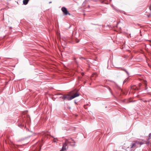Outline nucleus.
Masks as SVG:
<instances>
[{
  "mask_svg": "<svg viewBox=\"0 0 151 151\" xmlns=\"http://www.w3.org/2000/svg\"><path fill=\"white\" fill-rule=\"evenodd\" d=\"M76 91V93L74 95L70 96L69 95H64L63 97H60V98H62L64 100H65L66 99H67L68 100L70 101L75 98L79 96L80 95L79 93H78V91H76V89H75Z\"/></svg>",
  "mask_w": 151,
  "mask_h": 151,
  "instance_id": "obj_1",
  "label": "nucleus"
},
{
  "mask_svg": "<svg viewBox=\"0 0 151 151\" xmlns=\"http://www.w3.org/2000/svg\"><path fill=\"white\" fill-rule=\"evenodd\" d=\"M18 126L19 127H24V125L22 124H20L18 125Z\"/></svg>",
  "mask_w": 151,
  "mask_h": 151,
  "instance_id": "obj_10",
  "label": "nucleus"
},
{
  "mask_svg": "<svg viewBox=\"0 0 151 151\" xmlns=\"http://www.w3.org/2000/svg\"><path fill=\"white\" fill-rule=\"evenodd\" d=\"M144 84L145 85H147V83H146L147 81H144Z\"/></svg>",
  "mask_w": 151,
  "mask_h": 151,
  "instance_id": "obj_13",
  "label": "nucleus"
},
{
  "mask_svg": "<svg viewBox=\"0 0 151 151\" xmlns=\"http://www.w3.org/2000/svg\"><path fill=\"white\" fill-rule=\"evenodd\" d=\"M54 142H56V141H54Z\"/></svg>",
  "mask_w": 151,
  "mask_h": 151,
  "instance_id": "obj_22",
  "label": "nucleus"
},
{
  "mask_svg": "<svg viewBox=\"0 0 151 151\" xmlns=\"http://www.w3.org/2000/svg\"><path fill=\"white\" fill-rule=\"evenodd\" d=\"M29 0H23V3L24 5H26L27 4Z\"/></svg>",
  "mask_w": 151,
  "mask_h": 151,
  "instance_id": "obj_9",
  "label": "nucleus"
},
{
  "mask_svg": "<svg viewBox=\"0 0 151 151\" xmlns=\"http://www.w3.org/2000/svg\"><path fill=\"white\" fill-rule=\"evenodd\" d=\"M18 86H19V89L22 86H21V85Z\"/></svg>",
  "mask_w": 151,
  "mask_h": 151,
  "instance_id": "obj_18",
  "label": "nucleus"
},
{
  "mask_svg": "<svg viewBox=\"0 0 151 151\" xmlns=\"http://www.w3.org/2000/svg\"><path fill=\"white\" fill-rule=\"evenodd\" d=\"M71 139L73 141L72 143L70 144V145L72 147H74L75 146V141L72 138H71Z\"/></svg>",
  "mask_w": 151,
  "mask_h": 151,
  "instance_id": "obj_8",
  "label": "nucleus"
},
{
  "mask_svg": "<svg viewBox=\"0 0 151 151\" xmlns=\"http://www.w3.org/2000/svg\"><path fill=\"white\" fill-rule=\"evenodd\" d=\"M73 91H73H73H72L71 92V94H73V93H73Z\"/></svg>",
  "mask_w": 151,
  "mask_h": 151,
  "instance_id": "obj_16",
  "label": "nucleus"
},
{
  "mask_svg": "<svg viewBox=\"0 0 151 151\" xmlns=\"http://www.w3.org/2000/svg\"><path fill=\"white\" fill-rule=\"evenodd\" d=\"M42 134L43 135H44L45 136H46V135H47V134L46 133H45V132L43 133Z\"/></svg>",
  "mask_w": 151,
  "mask_h": 151,
  "instance_id": "obj_14",
  "label": "nucleus"
},
{
  "mask_svg": "<svg viewBox=\"0 0 151 151\" xmlns=\"http://www.w3.org/2000/svg\"><path fill=\"white\" fill-rule=\"evenodd\" d=\"M98 76V74L96 73H93L90 79L91 81H92L93 79L95 80L96 78Z\"/></svg>",
  "mask_w": 151,
  "mask_h": 151,
  "instance_id": "obj_4",
  "label": "nucleus"
},
{
  "mask_svg": "<svg viewBox=\"0 0 151 151\" xmlns=\"http://www.w3.org/2000/svg\"><path fill=\"white\" fill-rule=\"evenodd\" d=\"M139 146L138 145H136V144L135 143H133L132 145L131 146V148H137V147H138Z\"/></svg>",
  "mask_w": 151,
  "mask_h": 151,
  "instance_id": "obj_7",
  "label": "nucleus"
},
{
  "mask_svg": "<svg viewBox=\"0 0 151 151\" xmlns=\"http://www.w3.org/2000/svg\"><path fill=\"white\" fill-rule=\"evenodd\" d=\"M83 74H83V73H82V76H83Z\"/></svg>",
  "mask_w": 151,
  "mask_h": 151,
  "instance_id": "obj_20",
  "label": "nucleus"
},
{
  "mask_svg": "<svg viewBox=\"0 0 151 151\" xmlns=\"http://www.w3.org/2000/svg\"><path fill=\"white\" fill-rule=\"evenodd\" d=\"M128 80V79H126L123 82V84H124L127 81V80Z\"/></svg>",
  "mask_w": 151,
  "mask_h": 151,
  "instance_id": "obj_11",
  "label": "nucleus"
},
{
  "mask_svg": "<svg viewBox=\"0 0 151 151\" xmlns=\"http://www.w3.org/2000/svg\"><path fill=\"white\" fill-rule=\"evenodd\" d=\"M72 143V142L69 140L66 139L65 142L63 143V146L60 151H66V149L68 148V147L67 146L68 144H70Z\"/></svg>",
  "mask_w": 151,
  "mask_h": 151,
  "instance_id": "obj_2",
  "label": "nucleus"
},
{
  "mask_svg": "<svg viewBox=\"0 0 151 151\" xmlns=\"http://www.w3.org/2000/svg\"><path fill=\"white\" fill-rule=\"evenodd\" d=\"M61 10L64 15H67L68 14L69 15H70V14L68 12L67 9L65 7H62L61 8Z\"/></svg>",
  "mask_w": 151,
  "mask_h": 151,
  "instance_id": "obj_3",
  "label": "nucleus"
},
{
  "mask_svg": "<svg viewBox=\"0 0 151 151\" xmlns=\"http://www.w3.org/2000/svg\"><path fill=\"white\" fill-rule=\"evenodd\" d=\"M59 95H63V94H61V93L59 94Z\"/></svg>",
  "mask_w": 151,
  "mask_h": 151,
  "instance_id": "obj_19",
  "label": "nucleus"
},
{
  "mask_svg": "<svg viewBox=\"0 0 151 151\" xmlns=\"http://www.w3.org/2000/svg\"><path fill=\"white\" fill-rule=\"evenodd\" d=\"M150 45L151 46V44Z\"/></svg>",
  "mask_w": 151,
  "mask_h": 151,
  "instance_id": "obj_25",
  "label": "nucleus"
},
{
  "mask_svg": "<svg viewBox=\"0 0 151 151\" xmlns=\"http://www.w3.org/2000/svg\"><path fill=\"white\" fill-rule=\"evenodd\" d=\"M109 91H110V93H111V92L110 91V88H109Z\"/></svg>",
  "mask_w": 151,
  "mask_h": 151,
  "instance_id": "obj_21",
  "label": "nucleus"
},
{
  "mask_svg": "<svg viewBox=\"0 0 151 151\" xmlns=\"http://www.w3.org/2000/svg\"><path fill=\"white\" fill-rule=\"evenodd\" d=\"M22 145H15L12 143L11 146L12 148H14L15 149L18 148L19 146H21Z\"/></svg>",
  "mask_w": 151,
  "mask_h": 151,
  "instance_id": "obj_5",
  "label": "nucleus"
},
{
  "mask_svg": "<svg viewBox=\"0 0 151 151\" xmlns=\"http://www.w3.org/2000/svg\"><path fill=\"white\" fill-rule=\"evenodd\" d=\"M113 7L114 9V6H113Z\"/></svg>",
  "mask_w": 151,
  "mask_h": 151,
  "instance_id": "obj_24",
  "label": "nucleus"
},
{
  "mask_svg": "<svg viewBox=\"0 0 151 151\" xmlns=\"http://www.w3.org/2000/svg\"><path fill=\"white\" fill-rule=\"evenodd\" d=\"M21 90H22V89H20L19 90L21 91Z\"/></svg>",
  "mask_w": 151,
  "mask_h": 151,
  "instance_id": "obj_23",
  "label": "nucleus"
},
{
  "mask_svg": "<svg viewBox=\"0 0 151 151\" xmlns=\"http://www.w3.org/2000/svg\"><path fill=\"white\" fill-rule=\"evenodd\" d=\"M151 136V133H150V134H149V137H150Z\"/></svg>",
  "mask_w": 151,
  "mask_h": 151,
  "instance_id": "obj_17",
  "label": "nucleus"
},
{
  "mask_svg": "<svg viewBox=\"0 0 151 151\" xmlns=\"http://www.w3.org/2000/svg\"><path fill=\"white\" fill-rule=\"evenodd\" d=\"M90 0H86V1H85L84 2L85 3H86V2H88V1H89Z\"/></svg>",
  "mask_w": 151,
  "mask_h": 151,
  "instance_id": "obj_15",
  "label": "nucleus"
},
{
  "mask_svg": "<svg viewBox=\"0 0 151 151\" xmlns=\"http://www.w3.org/2000/svg\"><path fill=\"white\" fill-rule=\"evenodd\" d=\"M75 41L76 43H78L79 42V40L76 39H75Z\"/></svg>",
  "mask_w": 151,
  "mask_h": 151,
  "instance_id": "obj_12",
  "label": "nucleus"
},
{
  "mask_svg": "<svg viewBox=\"0 0 151 151\" xmlns=\"http://www.w3.org/2000/svg\"><path fill=\"white\" fill-rule=\"evenodd\" d=\"M134 142L136 144V145H138V144H139L140 145L139 147L141 145H142L144 144V143L143 142H141V141H134Z\"/></svg>",
  "mask_w": 151,
  "mask_h": 151,
  "instance_id": "obj_6",
  "label": "nucleus"
}]
</instances>
